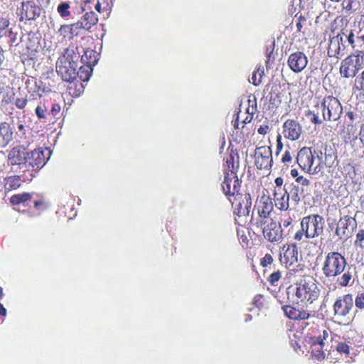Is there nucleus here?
Returning a JSON list of instances; mask_svg holds the SVG:
<instances>
[{"label": "nucleus", "instance_id": "f3484780", "mask_svg": "<svg viewBox=\"0 0 364 364\" xmlns=\"http://www.w3.org/2000/svg\"><path fill=\"white\" fill-rule=\"evenodd\" d=\"M283 134L285 137L292 141L298 139L302 132L299 123L293 119L287 120L283 126Z\"/></svg>", "mask_w": 364, "mask_h": 364}, {"label": "nucleus", "instance_id": "9d476101", "mask_svg": "<svg viewBox=\"0 0 364 364\" xmlns=\"http://www.w3.org/2000/svg\"><path fill=\"white\" fill-rule=\"evenodd\" d=\"M262 232L265 239L270 242H279L282 237V229L280 223L270 219L262 224Z\"/></svg>", "mask_w": 364, "mask_h": 364}, {"label": "nucleus", "instance_id": "a878e982", "mask_svg": "<svg viewBox=\"0 0 364 364\" xmlns=\"http://www.w3.org/2000/svg\"><path fill=\"white\" fill-rule=\"evenodd\" d=\"M21 180L18 176H12L6 178L5 189L8 191L15 190L20 187Z\"/></svg>", "mask_w": 364, "mask_h": 364}, {"label": "nucleus", "instance_id": "ddd939ff", "mask_svg": "<svg viewBox=\"0 0 364 364\" xmlns=\"http://www.w3.org/2000/svg\"><path fill=\"white\" fill-rule=\"evenodd\" d=\"M222 189L226 196H234L240 189V183L235 171L225 173L224 181L222 183Z\"/></svg>", "mask_w": 364, "mask_h": 364}, {"label": "nucleus", "instance_id": "7c9ffc66", "mask_svg": "<svg viewBox=\"0 0 364 364\" xmlns=\"http://www.w3.org/2000/svg\"><path fill=\"white\" fill-rule=\"evenodd\" d=\"M242 202L245 204V207H244V208H242V207H241L240 212L244 215H248L250 212L251 205H252L251 196L250 193H246L245 195V200ZM240 205V206H242L241 203Z\"/></svg>", "mask_w": 364, "mask_h": 364}, {"label": "nucleus", "instance_id": "39448f33", "mask_svg": "<svg viewBox=\"0 0 364 364\" xmlns=\"http://www.w3.org/2000/svg\"><path fill=\"white\" fill-rule=\"evenodd\" d=\"M322 117L326 121H337L342 114V106L338 99L333 97H325L321 105Z\"/></svg>", "mask_w": 364, "mask_h": 364}, {"label": "nucleus", "instance_id": "f8f14e48", "mask_svg": "<svg viewBox=\"0 0 364 364\" xmlns=\"http://www.w3.org/2000/svg\"><path fill=\"white\" fill-rule=\"evenodd\" d=\"M28 149L24 146L18 145L12 148L8 154V160L11 166H19L20 168L25 166L28 156Z\"/></svg>", "mask_w": 364, "mask_h": 364}, {"label": "nucleus", "instance_id": "cd10ccee", "mask_svg": "<svg viewBox=\"0 0 364 364\" xmlns=\"http://www.w3.org/2000/svg\"><path fill=\"white\" fill-rule=\"evenodd\" d=\"M338 35H342L343 36V41H344V38L348 41V43L352 46L353 48L357 47V45L355 44V37L353 36L352 32L350 31L348 27L343 28L341 33Z\"/></svg>", "mask_w": 364, "mask_h": 364}, {"label": "nucleus", "instance_id": "680f3d73", "mask_svg": "<svg viewBox=\"0 0 364 364\" xmlns=\"http://www.w3.org/2000/svg\"><path fill=\"white\" fill-rule=\"evenodd\" d=\"M299 191L301 193V195L302 196V198H304L306 196V192L307 191L306 189L304 188V186L299 187Z\"/></svg>", "mask_w": 364, "mask_h": 364}, {"label": "nucleus", "instance_id": "473e14b6", "mask_svg": "<svg viewBox=\"0 0 364 364\" xmlns=\"http://www.w3.org/2000/svg\"><path fill=\"white\" fill-rule=\"evenodd\" d=\"M306 117L309 118L311 122L315 124H321L323 123V119L318 117V112H316L314 110H307L305 114Z\"/></svg>", "mask_w": 364, "mask_h": 364}, {"label": "nucleus", "instance_id": "58836bf2", "mask_svg": "<svg viewBox=\"0 0 364 364\" xmlns=\"http://www.w3.org/2000/svg\"><path fill=\"white\" fill-rule=\"evenodd\" d=\"M355 304L359 309H364V292L358 294L355 299Z\"/></svg>", "mask_w": 364, "mask_h": 364}, {"label": "nucleus", "instance_id": "774afa93", "mask_svg": "<svg viewBox=\"0 0 364 364\" xmlns=\"http://www.w3.org/2000/svg\"><path fill=\"white\" fill-rule=\"evenodd\" d=\"M347 116H348V117L350 119H351V120H353V119H354V114H353V113L352 112H348L347 113Z\"/></svg>", "mask_w": 364, "mask_h": 364}, {"label": "nucleus", "instance_id": "69168bd1", "mask_svg": "<svg viewBox=\"0 0 364 364\" xmlns=\"http://www.w3.org/2000/svg\"><path fill=\"white\" fill-rule=\"evenodd\" d=\"M291 175L293 176V177H297L298 176V171L296 170V169H292L291 171Z\"/></svg>", "mask_w": 364, "mask_h": 364}, {"label": "nucleus", "instance_id": "338daca9", "mask_svg": "<svg viewBox=\"0 0 364 364\" xmlns=\"http://www.w3.org/2000/svg\"><path fill=\"white\" fill-rule=\"evenodd\" d=\"M356 41H361L362 43H364V34L360 35V36H358Z\"/></svg>", "mask_w": 364, "mask_h": 364}, {"label": "nucleus", "instance_id": "b1692460", "mask_svg": "<svg viewBox=\"0 0 364 364\" xmlns=\"http://www.w3.org/2000/svg\"><path fill=\"white\" fill-rule=\"evenodd\" d=\"M285 193H288L289 199L294 203V205H297L303 198L301 193L299 191V186L293 184L289 185L287 188V185L284 186Z\"/></svg>", "mask_w": 364, "mask_h": 364}, {"label": "nucleus", "instance_id": "72a5a7b5", "mask_svg": "<svg viewBox=\"0 0 364 364\" xmlns=\"http://www.w3.org/2000/svg\"><path fill=\"white\" fill-rule=\"evenodd\" d=\"M289 197L288 193H284L283 196L279 199L277 198V205H279L280 210H286L289 208Z\"/></svg>", "mask_w": 364, "mask_h": 364}, {"label": "nucleus", "instance_id": "e2e57ef3", "mask_svg": "<svg viewBox=\"0 0 364 364\" xmlns=\"http://www.w3.org/2000/svg\"><path fill=\"white\" fill-rule=\"evenodd\" d=\"M0 315L6 316V309L1 304H0Z\"/></svg>", "mask_w": 364, "mask_h": 364}, {"label": "nucleus", "instance_id": "864d4df0", "mask_svg": "<svg viewBox=\"0 0 364 364\" xmlns=\"http://www.w3.org/2000/svg\"><path fill=\"white\" fill-rule=\"evenodd\" d=\"M291 155L289 151H286L285 154L282 156V161L283 163L290 162L291 161Z\"/></svg>", "mask_w": 364, "mask_h": 364}, {"label": "nucleus", "instance_id": "79ce46f5", "mask_svg": "<svg viewBox=\"0 0 364 364\" xmlns=\"http://www.w3.org/2000/svg\"><path fill=\"white\" fill-rule=\"evenodd\" d=\"M355 86L358 90L364 91V71L362 73L361 76L355 80Z\"/></svg>", "mask_w": 364, "mask_h": 364}, {"label": "nucleus", "instance_id": "393cba45", "mask_svg": "<svg viewBox=\"0 0 364 364\" xmlns=\"http://www.w3.org/2000/svg\"><path fill=\"white\" fill-rule=\"evenodd\" d=\"M77 29H80V28L79 27V26L76 25V23H75L70 25H62L58 32L64 38H72L75 33L76 35L77 34V33L76 32V30Z\"/></svg>", "mask_w": 364, "mask_h": 364}, {"label": "nucleus", "instance_id": "0e129e2a", "mask_svg": "<svg viewBox=\"0 0 364 364\" xmlns=\"http://www.w3.org/2000/svg\"><path fill=\"white\" fill-rule=\"evenodd\" d=\"M18 129L19 132H21L23 134H25V127L23 124H19L18 126Z\"/></svg>", "mask_w": 364, "mask_h": 364}, {"label": "nucleus", "instance_id": "e433bc0d", "mask_svg": "<svg viewBox=\"0 0 364 364\" xmlns=\"http://www.w3.org/2000/svg\"><path fill=\"white\" fill-rule=\"evenodd\" d=\"M283 310L285 314L291 319H297L298 309L291 306H285L283 307Z\"/></svg>", "mask_w": 364, "mask_h": 364}, {"label": "nucleus", "instance_id": "603ef678", "mask_svg": "<svg viewBox=\"0 0 364 364\" xmlns=\"http://www.w3.org/2000/svg\"><path fill=\"white\" fill-rule=\"evenodd\" d=\"M296 181L301 183L302 186H308L309 185V181L303 176H299L296 178Z\"/></svg>", "mask_w": 364, "mask_h": 364}, {"label": "nucleus", "instance_id": "37998d69", "mask_svg": "<svg viewBox=\"0 0 364 364\" xmlns=\"http://www.w3.org/2000/svg\"><path fill=\"white\" fill-rule=\"evenodd\" d=\"M273 262V257L269 254H266L264 257L261 259V264L263 267H266L268 264H271Z\"/></svg>", "mask_w": 364, "mask_h": 364}, {"label": "nucleus", "instance_id": "5fc2aeb1", "mask_svg": "<svg viewBox=\"0 0 364 364\" xmlns=\"http://www.w3.org/2000/svg\"><path fill=\"white\" fill-rule=\"evenodd\" d=\"M304 232H305V230H303V228H301V230H299L294 235V239L296 240H301L302 239V237L304 235Z\"/></svg>", "mask_w": 364, "mask_h": 364}, {"label": "nucleus", "instance_id": "4d7b16f0", "mask_svg": "<svg viewBox=\"0 0 364 364\" xmlns=\"http://www.w3.org/2000/svg\"><path fill=\"white\" fill-rule=\"evenodd\" d=\"M314 346L316 347V346H319L321 348H322L324 346L323 339H321V337H318L316 338V341L314 343Z\"/></svg>", "mask_w": 364, "mask_h": 364}, {"label": "nucleus", "instance_id": "3c124183", "mask_svg": "<svg viewBox=\"0 0 364 364\" xmlns=\"http://www.w3.org/2000/svg\"><path fill=\"white\" fill-rule=\"evenodd\" d=\"M36 114L40 119L45 118V109L41 106L36 108Z\"/></svg>", "mask_w": 364, "mask_h": 364}, {"label": "nucleus", "instance_id": "5701e85b", "mask_svg": "<svg viewBox=\"0 0 364 364\" xmlns=\"http://www.w3.org/2000/svg\"><path fill=\"white\" fill-rule=\"evenodd\" d=\"M98 21V18L94 11L85 14L81 20L76 22V25L82 29L89 30Z\"/></svg>", "mask_w": 364, "mask_h": 364}, {"label": "nucleus", "instance_id": "09e8293b", "mask_svg": "<svg viewBox=\"0 0 364 364\" xmlns=\"http://www.w3.org/2000/svg\"><path fill=\"white\" fill-rule=\"evenodd\" d=\"M314 355L319 360L324 359L325 353L321 350H316V348L313 350Z\"/></svg>", "mask_w": 364, "mask_h": 364}, {"label": "nucleus", "instance_id": "aec40b11", "mask_svg": "<svg viewBox=\"0 0 364 364\" xmlns=\"http://www.w3.org/2000/svg\"><path fill=\"white\" fill-rule=\"evenodd\" d=\"M97 53L94 50H87L81 56L82 63L87 66V69H85V75L84 80H88L90 77V73L92 70V66L97 63Z\"/></svg>", "mask_w": 364, "mask_h": 364}, {"label": "nucleus", "instance_id": "423d86ee", "mask_svg": "<svg viewBox=\"0 0 364 364\" xmlns=\"http://www.w3.org/2000/svg\"><path fill=\"white\" fill-rule=\"evenodd\" d=\"M50 151L48 149L45 150L41 148L36 149L28 152L24 168L31 167L32 171H38L43 168L48 160Z\"/></svg>", "mask_w": 364, "mask_h": 364}, {"label": "nucleus", "instance_id": "dca6fc26", "mask_svg": "<svg viewBox=\"0 0 364 364\" xmlns=\"http://www.w3.org/2000/svg\"><path fill=\"white\" fill-rule=\"evenodd\" d=\"M283 255L280 254L279 260L287 266H291L298 262V249L295 244L284 245Z\"/></svg>", "mask_w": 364, "mask_h": 364}, {"label": "nucleus", "instance_id": "13d9d810", "mask_svg": "<svg viewBox=\"0 0 364 364\" xmlns=\"http://www.w3.org/2000/svg\"><path fill=\"white\" fill-rule=\"evenodd\" d=\"M9 25V21H4L2 28H0V37H1L4 34V29L6 27H8Z\"/></svg>", "mask_w": 364, "mask_h": 364}, {"label": "nucleus", "instance_id": "a18cd8bd", "mask_svg": "<svg viewBox=\"0 0 364 364\" xmlns=\"http://www.w3.org/2000/svg\"><path fill=\"white\" fill-rule=\"evenodd\" d=\"M310 316V314L306 311H298V314H297V319H301V320H305V319H307L309 318Z\"/></svg>", "mask_w": 364, "mask_h": 364}, {"label": "nucleus", "instance_id": "ea45409f", "mask_svg": "<svg viewBox=\"0 0 364 364\" xmlns=\"http://www.w3.org/2000/svg\"><path fill=\"white\" fill-rule=\"evenodd\" d=\"M348 29L350 30V32H352L355 38H357L358 36H360L361 28L359 24H356L355 23H354L353 25L350 26Z\"/></svg>", "mask_w": 364, "mask_h": 364}, {"label": "nucleus", "instance_id": "4468645a", "mask_svg": "<svg viewBox=\"0 0 364 364\" xmlns=\"http://www.w3.org/2000/svg\"><path fill=\"white\" fill-rule=\"evenodd\" d=\"M21 18H26L28 21L36 20L41 14V9L33 1H28L21 2Z\"/></svg>", "mask_w": 364, "mask_h": 364}, {"label": "nucleus", "instance_id": "c03bdc74", "mask_svg": "<svg viewBox=\"0 0 364 364\" xmlns=\"http://www.w3.org/2000/svg\"><path fill=\"white\" fill-rule=\"evenodd\" d=\"M27 105V100L26 98H17L15 101V105L18 109H23Z\"/></svg>", "mask_w": 364, "mask_h": 364}, {"label": "nucleus", "instance_id": "2eb2a0df", "mask_svg": "<svg viewBox=\"0 0 364 364\" xmlns=\"http://www.w3.org/2000/svg\"><path fill=\"white\" fill-rule=\"evenodd\" d=\"M287 63L290 69L298 73L306 67L308 59L304 53L297 51L289 55Z\"/></svg>", "mask_w": 364, "mask_h": 364}, {"label": "nucleus", "instance_id": "49530a36", "mask_svg": "<svg viewBox=\"0 0 364 364\" xmlns=\"http://www.w3.org/2000/svg\"><path fill=\"white\" fill-rule=\"evenodd\" d=\"M226 163L228 166L229 172L230 173L231 171H234V157L233 156L230 155L228 158H227Z\"/></svg>", "mask_w": 364, "mask_h": 364}, {"label": "nucleus", "instance_id": "c85d7f7f", "mask_svg": "<svg viewBox=\"0 0 364 364\" xmlns=\"http://www.w3.org/2000/svg\"><path fill=\"white\" fill-rule=\"evenodd\" d=\"M31 198V196L29 193H22L14 195L11 198V203L14 205H18L21 203H25Z\"/></svg>", "mask_w": 364, "mask_h": 364}, {"label": "nucleus", "instance_id": "f704fd0d", "mask_svg": "<svg viewBox=\"0 0 364 364\" xmlns=\"http://www.w3.org/2000/svg\"><path fill=\"white\" fill-rule=\"evenodd\" d=\"M69 9L70 4L68 2H62L58 6L57 11L60 16L65 18L70 15Z\"/></svg>", "mask_w": 364, "mask_h": 364}, {"label": "nucleus", "instance_id": "a19ab883", "mask_svg": "<svg viewBox=\"0 0 364 364\" xmlns=\"http://www.w3.org/2000/svg\"><path fill=\"white\" fill-rule=\"evenodd\" d=\"M336 350L341 353L349 354V346L345 343H339L336 346Z\"/></svg>", "mask_w": 364, "mask_h": 364}, {"label": "nucleus", "instance_id": "7ed1b4c3", "mask_svg": "<svg viewBox=\"0 0 364 364\" xmlns=\"http://www.w3.org/2000/svg\"><path fill=\"white\" fill-rule=\"evenodd\" d=\"M324 225V218L318 214L304 217L301 222V226L303 230H305V235L308 239H313L321 235Z\"/></svg>", "mask_w": 364, "mask_h": 364}, {"label": "nucleus", "instance_id": "f03ea898", "mask_svg": "<svg viewBox=\"0 0 364 364\" xmlns=\"http://www.w3.org/2000/svg\"><path fill=\"white\" fill-rule=\"evenodd\" d=\"M346 264V260L341 254L331 252L326 256L322 271L326 277H336L344 272Z\"/></svg>", "mask_w": 364, "mask_h": 364}, {"label": "nucleus", "instance_id": "bb28decb", "mask_svg": "<svg viewBox=\"0 0 364 364\" xmlns=\"http://www.w3.org/2000/svg\"><path fill=\"white\" fill-rule=\"evenodd\" d=\"M272 161V158L255 156V166L258 169H269Z\"/></svg>", "mask_w": 364, "mask_h": 364}, {"label": "nucleus", "instance_id": "6ab92c4d", "mask_svg": "<svg viewBox=\"0 0 364 364\" xmlns=\"http://www.w3.org/2000/svg\"><path fill=\"white\" fill-rule=\"evenodd\" d=\"M345 48L342 35H337L331 40L328 53L330 56L333 55L336 58H341L345 55Z\"/></svg>", "mask_w": 364, "mask_h": 364}, {"label": "nucleus", "instance_id": "4c0bfd02", "mask_svg": "<svg viewBox=\"0 0 364 364\" xmlns=\"http://www.w3.org/2000/svg\"><path fill=\"white\" fill-rule=\"evenodd\" d=\"M281 276L282 274L279 271L274 272L269 275L268 281L272 285H275V284L280 279Z\"/></svg>", "mask_w": 364, "mask_h": 364}, {"label": "nucleus", "instance_id": "f257e3e1", "mask_svg": "<svg viewBox=\"0 0 364 364\" xmlns=\"http://www.w3.org/2000/svg\"><path fill=\"white\" fill-rule=\"evenodd\" d=\"M79 54H76L73 48H68L65 53L60 56L56 62V71L64 81L73 82L80 75V77L84 80L83 73L85 68L82 66L80 71L77 72V60Z\"/></svg>", "mask_w": 364, "mask_h": 364}, {"label": "nucleus", "instance_id": "412c9836", "mask_svg": "<svg viewBox=\"0 0 364 364\" xmlns=\"http://www.w3.org/2000/svg\"><path fill=\"white\" fill-rule=\"evenodd\" d=\"M14 139V131L7 122L0 123V148L6 147Z\"/></svg>", "mask_w": 364, "mask_h": 364}, {"label": "nucleus", "instance_id": "de8ad7c7", "mask_svg": "<svg viewBox=\"0 0 364 364\" xmlns=\"http://www.w3.org/2000/svg\"><path fill=\"white\" fill-rule=\"evenodd\" d=\"M364 240V230H360L356 235V240L355 245L361 246V244H358V242H361Z\"/></svg>", "mask_w": 364, "mask_h": 364}, {"label": "nucleus", "instance_id": "9b49d317", "mask_svg": "<svg viewBox=\"0 0 364 364\" xmlns=\"http://www.w3.org/2000/svg\"><path fill=\"white\" fill-rule=\"evenodd\" d=\"M353 307L352 294H348L339 296L333 304L334 314L338 317L346 316Z\"/></svg>", "mask_w": 364, "mask_h": 364}, {"label": "nucleus", "instance_id": "a211bd4d", "mask_svg": "<svg viewBox=\"0 0 364 364\" xmlns=\"http://www.w3.org/2000/svg\"><path fill=\"white\" fill-rule=\"evenodd\" d=\"M287 294L288 300L292 303L298 304L299 301L305 300V291L302 280L289 286L287 289Z\"/></svg>", "mask_w": 364, "mask_h": 364}, {"label": "nucleus", "instance_id": "052dcab7", "mask_svg": "<svg viewBox=\"0 0 364 364\" xmlns=\"http://www.w3.org/2000/svg\"><path fill=\"white\" fill-rule=\"evenodd\" d=\"M252 84H254L255 85H258L261 82V79L260 78L258 80V81H257V73H256V72H254L252 73Z\"/></svg>", "mask_w": 364, "mask_h": 364}, {"label": "nucleus", "instance_id": "4be33fe9", "mask_svg": "<svg viewBox=\"0 0 364 364\" xmlns=\"http://www.w3.org/2000/svg\"><path fill=\"white\" fill-rule=\"evenodd\" d=\"M302 282L304 287L306 300L312 303L318 299L319 296V289L313 281H306L305 279H302Z\"/></svg>", "mask_w": 364, "mask_h": 364}, {"label": "nucleus", "instance_id": "c9c22d12", "mask_svg": "<svg viewBox=\"0 0 364 364\" xmlns=\"http://www.w3.org/2000/svg\"><path fill=\"white\" fill-rule=\"evenodd\" d=\"M255 156H265L268 158L272 157V150L269 146H262L257 147L255 150Z\"/></svg>", "mask_w": 364, "mask_h": 364}, {"label": "nucleus", "instance_id": "20e7f679", "mask_svg": "<svg viewBox=\"0 0 364 364\" xmlns=\"http://www.w3.org/2000/svg\"><path fill=\"white\" fill-rule=\"evenodd\" d=\"M363 51H356V54L350 55L342 60L340 73L343 77L349 78L355 76L363 63Z\"/></svg>", "mask_w": 364, "mask_h": 364}, {"label": "nucleus", "instance_id": "bf43d9fd", "mask_svg": "<svg viewBox=\"0 0 364 364\" xmlns=\"http://www.w3.org/2000/svg\"><path fill=\"white\" fill-rule=\"evenodd\" d=\"M268 129H269V127H268V126H264V127H263V126H261V127L258 129L257 132H258V133H259V134H267V133Z\"/></svg>", "mask_w": 364, "mask_h": 364}, {"label": "nucleus", "instance_id": "2f4dec72", "mask_svg": "<svg viewBox=\"0 0 364 364\" xmlns=\"http://www.w3.org/2000/svg\"><path fill=\"white\" fill-rule=\"evenodd\" d=\"M349 269L350 268H348L347 271L344 270L343 275L338 278L337 281L338 284L342 287L348 286L352 279V274Z\"/></svg>", "mask_w": 364, "mask_h": 364}, {"label": "nucleus", "instance_id": "0eeeda50", "mask_svg": "<svg viewBox=\"0 0 364 364\" xmlns=\"http://www.w3.org/2000/svg\"><path fill=\"white\" fill-rule=\"evenodd\" d=\"M296 161L303 170H306L311 174L317 173L321 170L320 164L313 167L314 155L311 148L303 147L301 149L297 154Z\"/></svg>", "mask_w": 364, "mask_h": 364}, {"label": "nucleus", "instance_id": "c756f323", "mask_svg": "<svg viewBox=\"0 0 364 364\" xmlns=\"http://www.w3.org/2000/svg\"><path fill=\"white\" fill-rule=\"evenodd\" d=\"M342 6L346 11L352 13L359 7V2L358 0H343Z\"/></svg>", "mask_w": 364, "mask_h": 364}, {"label": "nucleus", "instance_id": "6e6552de", "mask_svg": "<svg viewBox=\"0 0 364 364\" xmlns=\"http://www.w3.org/2000/svg\"><path fill=\"white\" fill-rule=\"evenodd\" d=\"M255 207L257 209L258 215L255 225L257 227H262V224H265L267 220L272 219L269 217V215L273 210L272 200L269 196L264 194L260 197Z\"/></svg>", "mask_w": 364, "mask_h": 364}, {"label": "nucleus", "instance_id": "1a4fd4ad", "mask_svg": "<svg viewBox=\"0 0 364 364\" xmlns=\"http://www.w3.org/2000/svg\"><path fill=\"white\" fill-rule=\"evenodd\" d=\"M356 226L357 223L354 218L345 215L338 220L335 232L340 239H346L350 237Z\"/></svg>", "mask_w": 364, "mask_h": 364}, {"label": "nucleus", "instance_id": "6e6d98bb", "mask_svg": "<svg viewBox=\"0 0 364 364\" xmlns=\"http://www.w3.org/2000/svg\"><path fill=\"white\" fill-rule=\"evenodd\" d=\"M274 182H275V184L277 185V186H278V187H279L278 191H281V189H282V184H283V179H282V178H281V177H277V178L275 179Z\"/></svg>", "mask_w": 364, "mask_h": 364}, {"label": "nucleus", "instance_id": "8fccbe9b", "mask_svg": "<svg viewBox=\"0 0 364 364\" xmlns=\"http://www.w3.org/2000/svg\"><path fill=\"white\" fill-rule=\"evenodd\" d=\"M262 296L261 294L256 295L253 299V304L257 308H259L262 306Z\"/></svg>", "mask_w": 364, "mask_h": 364}]
</instances>
